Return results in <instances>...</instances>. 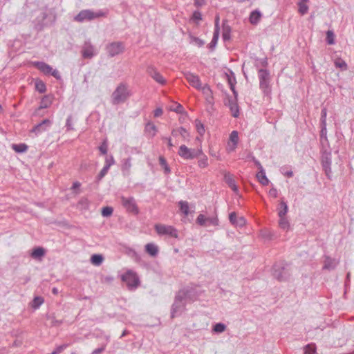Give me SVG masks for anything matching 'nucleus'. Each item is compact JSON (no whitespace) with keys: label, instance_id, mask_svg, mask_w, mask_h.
<instances>
[{"label":"nucleus","instance_id":"52","mask_svg":"<svg viewBox=\"0 0 354 354\" xmlns=\"http://www.w3.org/2000/svg\"><path fill=\"white\" fill-rule=\"evenodd\" d=\"M326 115H327V109L326 108H323L321 112V118L320 123L321 124H326Z\"/></svg>","mask_w":354,"mask_h":354},{"label":"nucleus","instance_id":"21","mask_svg":"<svg viewBox=\"0 0 354 354\" xmlns=\"http://www.w3.org/2000/svg\"><path fill=\"white\" fill-rule=\"evenodd\" d=\"M144 132L147 137L152 138L156 135L158 128L153 122L148 121L145 124Z\"/></svg>","mask_w":354,"mask_h":354},{"label":"nucleus","instance_id":"12","mask_svg":"<svg viewBox=\"0 0 354 354\" xmlns=\"http://www.w3.org/2000/svg\"><path fill=\"white\" fill-rule=\"evenodd\" d=\"M147 73L157 83L162 86L167 84L166 79L160 73L158 69L153 65H149L146 69Z\"/></svg>","mask_w":354,"mask_h":354},{"label":"nucleus","instance_id":"29","mask_svg":"<svg viewBox=\"0 0 354 354\" xmlns=\"http://www.w3.org/2000/svg\"><path fill=\"white\" fill-rule=\"evenodd\" d=\"M261 18V12L259 10H255L250 13L249 21L251 24L257 25L260 21Z\"/></svg>","mask_w":354,"mask_h":354},{"label":"nucleus","instance_id":"16","mask_svg":"<svg viewBox=\"0 0 354 354\" xmlns=\"http://www.w3.org/2000/svg\"><path fill=\"white\" fill-rule=\"evenodd\" d=\"M184 77L189 84L196 90H198L203 86L199 76L196 74L186 72L184 73Z\"/></svg>","mask_w":354,"mask_h":354},{"label":"nucleus","instance_id":"6","mask_svg":"<svg viewBox=\"0 0 354 354\" xmlns=\"http://www.w3.org/2000/svg\"><path fill=\"white\" fill-rule=\"evenodd\" d=\"M32 65L45 75H52L56 80L61 79L59 71L44 62H32Z\"/></svg>","mask_w":354,"mask_h":354},{"label":"nucleus","instance_id":"4","mask_svg":"<svg viewBox=\"0 0 354 354\" xmlns=\"http://www.w3.org/2000/svg\"><path fill=\"white\" fill-rule=\"evenodd\" d=\"M185 299L189 302H194L198 299L203 291L200 290V286L191 283L187 287L180 290L178 292Z\"/></svg>","mask_w":354,"mask_h":354},{"label":"nucleus","instance_id":"62","mask_svg":"<svg viewBox=\"0 0 354 354\" xmlns=\"http://www.w3.org/2000/svg\"><path fill=\"white\" fill-rule=\"evenodd\" d=\"M261 235L262 236L265 237V238H268L269 239H272V234L271 232L269 231V230H262L261 231Z\"/></svg>","mask_w":354,"mask_h":354},{"label":"nucleus","instance_id":"35","mask_svg":"<svg viewBox=\"0 0 354 354\" xmlns=\"http://www.w3.org/2000/svg\"><path fill=\"white\" fill-rule=\"evenodd\" d=\"M197 158L198 159V165L200 168L204 169L208 167V158L207 156L203 152L202 154H201L199 158Z\"/></svg>","mask_w":354,"mask_h":354},{"label":"nucleus","instance_id":"48","mask_svg":"<svg viewBox=\"0 0 354 354\" xmlns=\"http://www.w3.org/2000/svg\"><path fill=\"white\" fill-rule=\"evenodd\" d=\"M335 66L336 68H339L342 70H346L347 68L346 62L341 58H337L335 59Z\"/></svg>","mask_w":354,"mask_h":354},{"label":"nucleus","instance_id":"19","mask_svg":"<svg viewBox=\"0 0 354 354\" xmlns=\"http://www.w3.org/2000/svg\"><path fill=\"white\" fill-rule=\"evenodd\" d=\"M238 96L234 95V98L228 99V106L230 108L232 115L234 118H238L239 116V106L237 103Z\"/></svg>","mask_w":354,"mask_h":354},{"label":"nucleus","instance_id":"53","mask_svg":"<svg viewBox=\"0 0 354 354\" xmlns=\"http://www.w3.org/2000/svg\"><path fill=\"white\" fill-rule=\"evenodd\" d=\"M99 151H100L101 154L106 155L108 151V146L106 144V141L104 140L101 145L99 147Z\"/></svg>","mask_w":354,"mask_h":354},{"label":"nucleus","instance_id":"45","mask_svg":"<svg viewBox=\"0 0 354 354\" xmlns=\"http://www.w3.org/2000/svg\"><path fill=\"white\" fill-rule=\"evenodd\" d=\"M218 37H219V33H217V32H214L212 39L211 42L208 44V48L211 50H214V48L217 44Z\"/></svg>","mask_w":354,"mask_h":354},{"label":"nucleus","instance_id":"44","mask_svg":"<svg viewBox=\"0 0 354 354\" xmlns=\"http://www.w3.org/2000/svg\"><path fill=\"white\" fill-rule=\"evenodd\" d=\"M103 257L101 254H93L91 257V262L95 266H100L103 261Z\"/></svg>","mask_w":354,"mask_h":354},{"label":"nucleus","instance_id":"36","mask_svg":"<svg viewBox=\"0 0 354 354\" xmlns=\"http://www.w3.org/2000/svg\"><path fill=\"white\" fill-rule=\"evenodd\" d=\"M159 164L164 169V172L165 174H169L171 173V169L167 164V162L164 156H160L158 158Z\"/></svg>","mask_w":354,"mask_h":354},{"label":"nucleus","instance_id":"22","mask_svg":"<svg viewBox=\"0 0 354 354\" xmlns=\"http://www.w3.org/2000/svg\"><path fill=\"white\" fill-rule=\"evenodd\" d=\"M224 180L228 187L235 193H239L238 186L236 185L234 176L229 172H226L224 174Z\"/></svg>","mask_w":354,"mask_h":354},{"label":"nucleus","instance_id":"64","mask_svg":"<svg viewBox=\"0 0 354 354\" xmlns=\"http://www.w3.org/2000/svg\"><path fill=\"white\" fill-rule=\"evenodd\" d=\"M105 350V345L102 346L100 348L95 349L92 354H101Z\"/></svg>","mask_w":354,"mask_h":354},{"label":"nucleus","instance_id":"20","mask_svg":"<svg viewBox=\"0 0 354 354\" xmlns=\"http://www.w3.org/2000/svg\"><path fill=\"white\" fill-rule=\"evenodd\" d=\"M81 53L83 58L91 59L95 55L94 47L90 42H85Z\"/></svg>","mask_w":354,"mask_h":354},{"label":"nucleus","instance_id":"63","mask_svg":"<svg viewBox=\"0 0 354 354\" xmlns=\"http://www.w3.org/2000/svg\"><path fill=\"white\" fill-rule=\"evenodd\" d=\"M245 223V220L243 217H239L234 225L243 226Z\"/></svg>","mask_w":354,"mask_h":354},{"label":"nucleus","instance_id":"54","mask_svg":"<svg viewBox=\"0 0 354 354\" xmlns=\"http://www.w3.org/2000/svg\"><path fill=\"white\" fill-rule=\"evenodd\" d=\"M218 220L216 217H207L206 218L207 225H217Z\"/></svg>","mask_w":354,"mask_h":354},{"label":"nucleus","instance_id":"10","mask_svg":"<svg viewBox=\"0 0 354 354\" xmlns=\"http://www.w3.org/2000/svg\"><path fill=\"white\" fill-rule=\"evenodd\" d=\"M120 202L127 212L134 215L139 214V208L133 197L127 198L124 196H121Z\"/></svg>","mask_w":354,"mask_h":354},{"label":"nucleus","instance_id":"2","mask_svg":"<svg viewBox=\"0 0 354 354\" xmlns=\"http://www.w3.org/2000/svg\"><path fill=\"white\" fill-rule=\"evenodd\" d=\"M108 14V10H99L97 12H94L91 10L86 9L81 10L75 15L73 18V21L78 23H84L85 21H91L100 17H106Z\"/></svg>","mask_w":354,"mask_h":354},{"label":"nucleus","instance_id":"34","mask_svg":"<svg viewBox=\"0 0 354 354\" xmlns=\"http://www.w3.org/2000/svg\"><path fill=\"white\" fill-rule=\"evenodd\" d=\"M35 90L40 93H44L46 91V84L39 79H37L35 82Z\"/></svg>","mask_w":354,"mask_h":354},{"label":"nucleus","instance_id":"50","mask_svg":"<svg viewBox=\"0 0 354 354\" xmlns=\"http://www.w3.org/2000/svg\"><path fill=\"white\" fill-rule=\"evenodd\" d=\"M113 209L111 207H104L102 209V215L104 217H108L112 215Z\"/></svg>","mask_w":354,"mask_h":354},{"label":"nucleus","instance_id":"14","mask_svg":"<svg viewBox=\"0 0 354 354\" xmlns=\"http://www.w3.org/2000/svg\"><path fill=\"white\" fill-rule=\"evenodd\" d=\"M53 121L50 119H44L39 124L35 125L30 131V133H34L35 136L47 131L52 125Z\"/></svg>","mask_w":354,"mask_h":354},{"label":"nucleus","instance_id":"39","mask_svg":"<svg viewBox=\"0 0 354 354\" xmlns=\"http://www.w3.org/2000/svg\"><path fill=\"white\" fill-rule=\"evenodd\" d=\"M279 226L281 229L288 231L290 228V223L286 216L279 217Z\"/></svg>","mask_w":354,"mask_h":354},{"label":"nucleus","instance_id":"58","mask_svg":"<svg viewBox=\"0 0 354 354\" xmlns=\"http://www.w3.org/2000/svg\"><path fill=\"white\" fill-rule=\"evenodd\" d=\"M72 118L71 116H68L67 120H66V131H72L73 130V126H72Z\"/></svg>","mask_w":354,"mask_h":354},{"label":"nucleus","instance_id":"31","mask_svg":"<svg viewBox=\"0 0 354 354\" xmlns=\"http://www.w3.org/2000/svg\"><path fill=\"white\" fill-rule=\"evenodd\" d=\"M257 178L259 182L263 186L268 185L269 183V180L266 176V173L264 169L259 170V171L256 175Z\"/></svg>","mask_w":354,"mask_h":354},{"label":"nucleus","instance_id":"56","mask_svg":"<svg viewBox=\"0 0 354 354\" xmlns=\"http://www.w3.org/2000/svg\"><path fill=\"white\" fill-rule=\"evenodd\" d=\"M219 21L220 17L219 15H216L215 19H214V32L220 33V27H219Z\"/></svg>","mask_w":354,"mask_h":354},{"label":"nucleus","instance_id":"49","mask_svg":"<svg viewBox=\"0 0 354 354\" xmlns=\"http://www.w3.org/2000/svg\"><path fill=\"white\" fill-rule=\"evenodd\" d=\"M326 41L330 45L335 44V35L333 31L328 30L326 32Z\"/></svg>","mask_w":354,"mask_h":354},{"label":"nucleus","instance_id":"47","mask_svg":"<svg viewBox=\"0 0 354 354\" xmlns=\"http://www.w3.org/2000/svg\"><path fill=\"white\" fill-rule=\"evenodd\" d=\"M226 330V326L223 323H217L214 325L212 330L216 333H221Z\"/></svg>","mask_w":354,"mask_h":354},{"label":"nucleus","instance_id":"33","mask_svg":"<svg viewBox=\"0 0 354 354\" xmlns=\"http://www.w3.org/2000/svg\"><path fill=\"white\" fill-rule=\"evenodd\" d=\"M222 37L225 41L230 40L231 37V27L229 25H226L225 23L223 24Z\"/></svg>","mask_w":354,"mask_h":354},{"label":"nucleus","instance_id":"7","mask_svg":"<svg viewBox=\"0 0 354 354\" xmlns=\"http://www.w3.org/2000/svg\"><path fill=\"white\" fill-rule=\"evenodd\" d=\"M202 153L203 150L201 149H191L185 145L180 146L178 152V156L184 160H193L196 158H199Z\"/></svg>","mask_w":354,"mask_h":354},{"label":"nucleus","instance_id":"15","mask_svg":"<svg viewBox=\"0 0 354 354\" xmlns=\"http://www.w3.org/2000/svg\"><path fill=\"white\" fill-rule=\"evenodd\" d=\"M239 142V133L237 131H232L230 134L229 140L227 144L226 151L231 153L235 151Z\"/></svg>","mask_w":354,"mask_h":354},{"label":"nucleus","instance_id":"18","mask_svg":"<svg viewBox=\"0 0 354 354\" xmlns=\"http://www.w3.org/2000/svg\"><path fill=\"white\" fill-rule=\"evenodd\" d=\"M198 91L202 92L206 102L208 104H213L214 103L213 91L207 84H205V85L202 86L201 88H199Z\"/></svg>","mask_w":354,"mask_h":354},{"label":"nucleus","instance_id":"8","mask_svg":"<svg viewBox=\"0 0 354 354\" xmlns=\"http://www.w3.org/2000/svg\"><path fill=\"white\" fill-rule=\"evenodd\" d=\"M154 229L158 235H167L172 238H178V231L171 225L158 223L154 225Z\"/></svg>","mask_w":354,"mask_h":354},{"label":"nucleus","instance_id":"60","mask_svg":"<svg viewBox=\"0 0 354 354\" xmlns=\"http://www.w3.org/2000/svg\"><path fill=\"white\" fill-rule=\"evenodd\" d=\"M153 114L154 118L160 117L163 114V110L161 108H157L153 111Z\"/></svg>","mask_w":354,"mask_h":354},{"label":"nucleus","instance_id":"61","mask_svg":"<svg viewBox=\"0 0 354 354\" xmlns=\"http://www.w3.org/2000/svg\"><path fill=\"white\" fill-rule=\"evenodd\" d=\"M269 195H270V196L273 197L274 198H277V196H278V190L276 188H274V187L271 188L269 190Z\"/></svg>","mask_w":354,"mask_h":354},{"label":"nucleus","instance_id":"42","mask_svg":"<svg viewBox=\"0 0 354 354\" xmlns=\"http://www.w3.org/2000/svg\"><path fill=\"white\" fill-rule=\"evenodd\" d=\"M44 302V299L42 297H35L31 304V306L34 309H37Z\"/></svg>","mask_w":354,"mask_h":354},{"label":"nucleus","instance_id":"55","mask_svg":"<svg viewBox=\"0 0 354 354\" xmlns=\"http://www.w3.org/2000/svg\"><path fill=\"white\" fill-rule=\"evenodd\" d=\"M115 160L112 156H106L105 159V165L104 166L110 168V167L114 165Z\"/></svg>","mask_w":354,"mask_h":354},{"label":"nucleus","instance_id":"51","mask_svg":"<svg viewBox=\"0 0 354 354\" xmlns=\"http://www.w3.org/2000/svg\"><path fill=\"white\" fill-rule=\"evenodd\" d=\"M196 223L201 226L207 225L206 217L203 214H200L196 218Z\"/></svg>","mask_w":354,"mask_h":354},{"label":"nucleus","instance_id":"59","mask_svg":"<svg viewBox=\"0 0 354 354\" xmlns=\"http://www.w3.org/2000/svg\"><path fill=\"white\" fill-rule=\"evenodd\" d=\"M192 19L194 21H199L202 19V15L201 13L199 11H194Z\"/></svg>","mask_w":354,"mask_h":354},{"label":"nucleus","instance_id":"30","mask_svg":"<svg viewBox=\"0 0 354 354\" xmlns=\"http://www.w3.org/2000/svg\"><path fill=\"white\" fill-rule=\"evenodd\" d=\"M277 210L279 217H283L286 216L288 207L286 203L283 201V200H281L280 203H279Z\"/></svg>","mask_w":354,"mask_h":354},{"label":"nucleus","instance_id":"27","mask_svg":"<svg viewBox=\"0 0 354 354\" xmlns=\"http://www.w3.org/2000/svg\"><path fill=\"white\" fill-rule=\"evenodd\" d=\"M145 251L151 257H156L158 254L159 249L156 244L149 243L145 245Z\"/></svg>","mask_w":354,"mask_h":354},{"label":"nucleus","instance_id":"26","mask_svg":"<svg viewBox=\"0 0 354 354\" xmlns=\"http://www.w3.org/2000/svg\"><path fill=\"white\" fill-rule=\"evenodd\" d=\"M46 250L42 247H36L32 249L30 257L36 260L41 261V259L45 256Z\"/></svg>","mask_w":354,"mask_h":354},{"label":"nucleus","instance_id":"13","mask_svg":"<svg viewBox=\"0 0 354 354\" xmlns=\"http://www.w3.org/2000/svg\"><path fill=\"white\" fill-rule=\"evenodd\" d=\"M122 280L127 283L129 288H137L139 285V279L133 271L129 270L122 276Z\"/></svg>","mask_w":354,"mask_h":354},{"label":"nucleus","instance_id":"9","mask_svg":"<svg viewBox=\"0 0 354 354\" xmlns=\"http://www.w3.org/2000/svg\"><path fill=\"white\" fill-rule=\"evenodd\" d=\"M185 298L177 292L174 302L171 306V317L174 318L178 315L180 314L185 308V303L184 302Z\"/></svg>","mask_w":354,"mask_h":354},{"label":"nucleus","instance_id":"41","mask_svg":"<svg viewBox=\"0 0 354 354\" xmlns=\"http://www.w3.org/2000/svg\"><path fill=\"white\" fill-rule=\"evenodd\" d=\"M178 206L180 212H182L185 216H187L189 214V204L187 201H180L178 203Z\"/></svg>","mask_w":354,"mask_h":354},{"label":"nucleus","instance_id":"23","mask_svg":"<svg viewBox=\"0 0 354 354\" xmlns=\"http://www.w3.org/2000/svg\"><path fill=\"white\" fill-rule=\"evenodd\" d=\"M338 264L339 261L337 259L326 255L324 256L323 270H334Z\"/></svg>","mask_w":354,"mask_h":354},{"label":"nucleus","instance_id":"5","mask_svg":"<svg viewBox=\"0 0 354 354\" xmlns=\"http://www.w3.org/2000/svg\"><path fill=\"white\" fill-rule=\"evenodd\" d=\"M320 162L322 169L328 179H331V165H332V153L331 150L328 149L326 147H322Z\"/></svg>","mask_w":354,"mask_h":354},{"label":"nucleus","instance_id":"40","mask_svg":"<svg viewBox=\"0 0 354 354\" xmlns=\"http://www.w3.org/2000/svg\"><path fill=\"white\" fill-rule=\"evenodd\" d=\"M306 354H317V346L315 343L307 344L304 348Z\"/></svg>","mask_w":354,"mask_h":354},{"label":"nucleus","instance_id":"11","mask_svg":"<svg viewBox=\"0 0 354 354\" xmlns=\"http://www.w3.org/2000/svg\"><path fill=\"white\" fill-rule=\"evenodd\" d=\"M106 52L109 57H115L124 52L125 44L123 41H113L106 45Z\"/></svg>","mask_w":354,"mask_h":354},{"label":"nucleus","instance_id":"38","mask_svg":"<svg viewBox=\"0 0 354 354\" xmlns=\"http://www.w3.org/2000/svg\"><path fill=\"white\" fill-rule=\"evenodd\" d=\"M227 82H228V84L230 86L231 91H232L233 95H236V97H237L238 93L235 89V84L236 83V78L234 76H230V75H227Z\"/></svg>","mask_w":354,"mask_h":354},{"label":"nucleus","instance_id":"25","mask_svg":"<svg viewBox=\"0 0 354 354\" xmlns=\"http://www.w3.org/2000/svg\"><path fill=\"white\" fill-rule=\"evenodd\" d=\"M171 135L174 137H177L179 135L182 137L183 140H188L189 138V132L183 127L174 129L171 131Z\"/></svg>","mask_w":354,"mask_h":354},{"label":"nucleus","instance_id":"3","mask_svg":"<svg viewBox=\"0 0 354 354\" xmlns=\"http://www.w3.org/2000/svg\"><path fill=\"white\" fill-rule=\"evenodd\" d=\"M259 79V88L263 93V95L268 99L271 98L272 86L270 84L271 77L270 72L266 69H259L258 71Z\"/></svg>","mask_w":354,"mask_h":354},{"label":"nucleus","instance_id":"32","mask_svg":"<svg viewBox=\"0 0 354 354\" xmlns=\"http://www.w3.org/2000/svg\"><path fill=\"white\" fill-rule=\"evenodd\" d=\"M11 148L16 153H24L27 151L28 149V146L25 143H19V144H12L11 145Z\"/></svg>","mask_w":354,"mask_h":354},{"label":"nucleus","instance_id":"43","mask_svg":"<svg viewBox=\"0 0 354 354\" xmlns=\"http://www.w3.org/2000/svg\"><path fill=\"white\" fill-rule=\"evenodd\" d=\"M195 126L198 133L203 136L205 131L203 124L200 120L196 119L195 120Z\"/></svg>","mask_w":354,"mask_h":354},{"label":"nucleus","instance_id":"28","mask_svg":"<svg viewBox=\"0 0 354 354\" xmlns=\"http://www.w3.org/2000/svg\"><path fill=\"white\" fill-rule=\"evenodd\" d=\"M327 130H326V124H321V131H320V142L322 147H326L327 145L329 147V142L327 138Z\"/></svg>","mask_w":354,"mask_h":354},{"label":"nucleus","instance_id":"57","mask_svg":"<svg viewBox=\"0 0 354 354\" xmlns=\"http://www.w3.org/2000/svg\"><path fill=\"white\" fill-rule=\"evenodd\" d=\"M238 218H237V215L234 212H231L229 215V220L232 225H235Z\"/></svg>","mask_w":354,"mask_h":354},{"label":"nucleus","instance_id":"24","mask_svg":"<svg viewBox=\"0 0 354 354\" xmlns=\"http://www.w3.org/2000/svg\"><path fill=\"white\" fill-rule=\"evenodd\" d=\"M273 276L279 281H286L289 277V274L285 272L284 267L281 269H277L276 266L274 268Z\"/></svg>","mask_w":354,"mask_h":354},{"label":"nucleus","instance_id":"17","mask_svg":"<svg viewBox=\"0 0 354 354\" xmlns=\"http://www.w3.org/2000/svg\"><path fill=\"white\" fill-rule=\"evenodd\" d=\"M54 100V95L52 94L45 95L41 99L40 104L39 107L35 111L34 115H39V112L44 109L49 108Z\"/></svg>","mask_w":354,"mask_h":354},{"label":"nucleus","instance_id":"37","mask_svg":"<svg viewBox=\"0 0 354 354\" xmlns=\"http://www.w3.org/2000/svg\"><path fill=\"white\" fill-rule=\"evenodd\" d=\"M169 111L176 112L177 113H183L185 112V109L178 102H174L169 107Z\"/></svg>","mask_w":354,"mask_h":354},{"label":"nucleus","instance_id":"1","mask_svg":"<svg viewBox=\"0 0 354 354\" xmlns=\"http://www.w3.org/2000/svg\"><path fill=\"white\" fill-rule=\"evenodd\" d=\"M132 95V91L126 82H120L112 93L111 101L113 105L126 102Z\"/></svg>","mask_w":354,"mask_h":354},{"label":"nucleus","instance_id":"46","mask_svg":"<svg viewBox=\"0 0 354 354\" xmlns=\"http://www.w3.org/2000/svg\"><path fill=\"white\" fill-rule=\"evenodd\" d=\"M297 6L299 7L298 12L301 15H304L306 14L308 11V6H307L306 3L304 2H299L297 3Z\"/></svg>","mask_w":354,"mask_h":354}]
</instances>
